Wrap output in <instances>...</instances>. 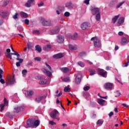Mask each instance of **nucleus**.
Here are the masks:
<instances>
[{"instance_id":"nucleus-53","label":"nucleus","mask_w":129,"mask_h":129,"mask_svg":"<svg viewBox=\"0 0 129 129\" xmlns=\"http://www.w3.org/2000/svg\"><path fill=\"white\" fill-rule=\"evenodd\" d=\"M128 63H129V62L127 60V62H126L124 64H123L122 65V67H127V66H128Z\"/></svg>"},{"instance_id":"nucleus-55","label":"nucleus","mask_w":129,"mask_h":129,"mask_svg":"<svg viewBox=\"0 0 129 129\" xmlns=\"http://www.w3.org/2000/svg\"><path fill=\"white\" fill-rule=\"evenodd\" d=\"M8 4H9V1H6L4 2L3 4V7H7V6H8Z\"/></svg>"},{"instance_id":"nucleus-7","label":"nucleus","mask_w":129,"mask_h":129,"mask_svg":"<svg viewBox=\"0 0 129 129\" xmlns=\"http://www.w3.org/2000/svg\"><path fill=\"white\" fill-rule=\"evenodd\" d=\"M98 72H99V75L102 77L106 78L107 75V72L101 69H98Z\"/></svg>"},{"instance_id":"nucleus-61","label":"nucleus","mask_w":129,"mask_h":129,"mask_svg":"<svg viewBox=\"0 0 129 129\" xmlns=\"http://www.w3.org/2000/svg\"><path fill=\"white\" fill-rule=\"evenodd\" d=\"M0 82H1V83H2V84H5V83H6L5 80H4L3 79H0Z\"/></svg>"},{"instance_id":"nucleus-57","label":"nucleus","mask_w":129,"mask_h":129,"mask_svg":"<svg viewBox=\"0 0 129 129\" xmlns=\"http://www.w3.org/2000/svg\"><path fill=\"white\" fill-rule=\"evenodd\" d=\"M19 62H16V66L17 67H20V66H21V63H23V62H21L20 60H19Z\"/></svg>"},{"instance_id":"nucleus-5","label":"nucleus","mask_w":129,"mask_h":129,"mask_svg":"<svg viewBox=\"0 0 129 129\" xmlns=\"http://www.w3.org/2000/svg\"><path fill=\"white\" fill-rule=\"evenodd\" d=\"M25 109V105H23L20 106H17L15 107H14V112L15 113H18V112H20V111H22V110H24Z\"/></svg>"},{"instance_id":"nucleus-49","label":"nucleus","mask_w":129,"mask_h":129,"mask_svg":"<svg viewBox=\"0 0 129 129\" xmlns=\"http://www.w3.org/2000/svg\"><path fill=\"white\" fill-rule=\"evenodd\" d=\"M84 90H85V91H88V90H89V89H90V87L87 86L84 87L83 88Z\"/></svg>"},{"instance_id":"nucleus-20","label":"nucleus","mask_w":129,"mask_h":129,"mask_svg":"<svg viewBox=\"0 0 129 129\" xmlns=\"http://www.w3.org/2000/svg\"><path fill=\"white\" fill-rule=\"evenodd\" d=\"M99 9L98 8H94L92 9V15H97V14H99Z\"/></svg>"},{"instance_id":"nucleus-31","label":"nucleus","mask_w":129,"mask_h":129,"mask_svg":"<svg viewBox=\"0 0 129 129\" xmlns=\"http://www.w3.org/2000/svg\"><path fill=\"white\" fill-rule=\"evenodd\" d=\"M12 18L14 20H18V19H19V13L16 12L14 15H13Z\"/></svg>"},{"instance_id":"nucleus-45","label":"nucleus","mask_w":129,"mask_h":129,"mask_svg":"<svg viewBox=\"0 0 129 129\" xmlns=\"http://www.w3.org/2000/svg\"><path fill=\"white\" fill-rule=\"evenodd\" d=\"M33 34H36V35H40V31L38 30H34L33 31Z\"/></svg>"},{"instance_id":"nucleus-54","label":"nucleus","mask_w":129,"mask_h":129,"mask_svg":"<svg viewBox=\"0 0 129 129\" xmlns=\"http://www.w3.org/2000/svg\"><path fill=\"white\" fill-rule=\"evenodd\" d=\"M24 23L26 25H29V24H30V20H29V19H25L24 20Z\"/></svg>"},{"instance_id":"nucleus-56","label":"nucleus","mask_w":129,"mask_h":129,"mask_svg":"<svg viewBox=\"0 0 129 129\" xmlns=\"http://www.w3.org/2000/svg\"><path fill=\"white\" fill-rule=\"evenodd\" d=\"M49 124H51V125H54V124H56V122H54L53 121L50 120L49 121Z\"/></svg>"},{"instance_id":"nucleus-6","label":"nucleus","mask_w":129,"mask_h":129,"mask_svg":"<svg viewBox=\"0 0 129 129\" xmlns=\"http://www.w3.org/2000/svg\"><path fill=\"white\" fill-rule=\"evenodd\" d=\"M49 32L50 35H56V34H58V32H60V27L56 26L55 29H50Z\"/></svg>"},{"instance_id":"nucleus-23","label":"nucleus","mask_w":129,"mask_h":129,"mask_svg":"<svg viewBox=\"0 0 129 129\" xmlns=\"http://www.w3.org/2000/svg\"><path fill=\"white\" fill-rule=\"evenodd\" d=\"M14 54L15 56H17V60L18 61H20V62H23V60L22 58H20V54L18 53V52L15 51Z\"/></svg>"},{"instance_id":"nucleus-16","label":"nucleus","mask_w":129,"mask_h":129,"mask_svg":"<svg viewBox=\"0 0 129 129\" xmlns=\"http://www.w3.org/2000/svg\"><path fill=\"white\" fill-rule=\"evenodd\" d=\"M35 0H28L27 3L25 4L26 8H31L32 7V4H33Z\"/></svg>"},{"instance_id":"nucleus-44","label":"nucleus","mask_w":129,"mask_h":129,"mask_svg":"<svg viewBox=\"0 0 129 129\" xmlns=\"http://www.w3.org/2000/svg\"><path fill=\"white\" fill-rule=\"evenodd\" d=\"M120 96V92L119 91H116L115 92V97H118V96Z\"/></svg>"},{"instance_id":"nucleus-28","label":"nucleus","mask_w":129,"mask_h":129,"mask_svg":"<svg viewBox=\"0 0 129 129\" xmlns=\"http://www.w3.org/2000/svg\"><path fill=\"white\" fill-rule=\"evenodd\" d=\"M35 50L36 51H37L38 53H41V52H42V48H41V46L39 45H37L35 46Z\"/></svg>"},{"instance_id":"nucleus-63","label":"nucleus","mask_w":129,"mask_h":129,"mask_svg":"<svg viewBox=\"0 0 129 129\" xmlns=\"http://www.w3.org/2000/svg\"><path fill=\"white\" fill-rule=\"evenodd\" d=\"M89 2H90V0H85L84 1V4H86V5H89Z\"/></svg>"},{"instance_id":"nucleus-39","label":"nucleus","mask_w":129,"mask_h":129,"mask_svg":"<svg viewBox=\"0 0 129 129\" xmlns=\"http://www.w3.org/2000/svg\"><path fill=\"white\" fill-rule=\"evenodd\" d=\"M103 123V121L101 119H99L97 122V124H98L99 125H102V124Z\"/></svg>"},{"instance_id":"nucleus-41","label":"nucleus","mask_w":129,"mask_h":129,"mask_svg":"<svg viewBox=\"0 0 129 129\" xmlns=\"http://www.w3.org/2000/svg\"><path fill=\"white\" fill-rule=\"evenodd\" d=\"M64 92H70V88L68 87H65L64 88Z\"/></svg>"},{"instance_id":"nucleus-2","label":"nucleus","mask_w":129,"mask_h":129,"mask_svg":"<svg viewBox=\"0 0 129 129\" xmlns=\"http://www.w3.org/2000/svg\"><path fill=\"white\" fill-rule=\"evenodd\" d=\"M91 41H93L94 46L96 48H100V47H101V41L97 37H92Z\"/></svg>"},{"instance_id":"nucleus-3","label":"nucleus","mask_w":129,"mask_h":129,"mask_svg":"<svg viewBox=\"0 0 129 129\" xmlns=\"http://www.w3.org/2000/svg\"><path fill=\"white\" fill-rule=\"evenodd\" d=\"M41 21L43 26H45V27H51V26H53L52 21H51L50 20H46L44 18H42Z\"/></svg>"},{"instance_id":"nucleus-9","label":"nucleus","mask_w":129,"mask_h":129,"mask_svg":"<svg viewBox=\"0 0 129 129\" xmlns=\"http://www.w3.org/2000/svg\"><path fill=\"white\" fill-rule=\"evenodd\" d=\"M57 43L61 44L64 42V40L65 39L64 36L59 34L58 36H57Z\"/></svg>"},{"instance_id":"nucleus-48","label":"nucleus","mask_w":129,"mask_h":129,"mask_svg":"<svg viewBox=\"0 0 129 129\" xmlns=\"http://www.w3.org/2000/svg\"><path fill=\"white\" fill-rule=\"evenodd\" d=\"M62 81L64 82H69V81H70V79L69 78H65L62 79Z\"/></svg>"},{"instance_id":"nucleus-21","label":"nucleus","mask_w":129,"mask_h":129,"mask_svg":"<svg viewBox=\"0 0 129 129\" xmlns=\"http://www.w3.org/2000/svg\"><path fill=\"white\" fill-rule=\"evenodd\" d=\"M46 97H47V96H46V95L41 96L40 97L36 98L35 99V101H36V102L39 103L41 101V100H42V99H44V98H46Z\"/></svg>"},{"instance_id":"nucleus-64","label":"nucleus","mask_w":129,"mask_h":129,"mask_svg":"<svg viewBox=\"0 0 129 129\" xmlns=\"http://www.w3.org/2000/svg\"><path fill=\"white\" fill-rule=\"evenodd\" d=\"M4 24V20L0 19V26H2Z\"/></svg>"},{"instance_id":"nucleus-42","label":"nucleus","mask_w":129,"mask_h":129,"mask_svg":"<svg viewBox=\"0 0 129 129\" xmlns=\"http://www.w3.org/2000/svg\"><path fill=\"white\" fill-rule=\"evenodd\" d=\"M58 10H59V12L61 13L62 12H64V11H65V8L64 7H60L58 8Z\"/></svg>"},{"instance_id":"nucleus-19","label":"nucleus","mask_w":129,"mask_h":129,"mask_svg":"<svg viewBox=\"0 0 129 129\" xmlns=\"http://www.w3.org/2000/svg\"><path fill=\"white\" fill-rule=\"evenodd\" d=\"M64 55L63 54L59 53L53 55V58L54 59H60V58H63Z\"/></svg>"},{"instance_id":"nucleus-34","label":"nucleus","mask_w":129,"mask_h":129,"mask_svg":"<svg viewBox=\"0 0 129 129\" xmlns=\"http://www.w3.org/2000/svg\"><path fill=\"white\" fill-rule=\"evenodd\" d=\"M69 48L70 50H76V49H77L76 46H74L71 44H70L69 45Z\"/></svg>"},{"instance_id":"nucleus-30","label":"nucleus","mask_w":129,"mask_h":129,"mask_svg":"<svg viewBox=\"0 0 129 129\" xmlns=\"http://www.w3.org/2000/svg\"><path fill=\"white\" fill-rule=\"evenodd\" d=\"M47 82L48 81L47 80H43L39 82V84H40V85H45V84H47Z\"/></svg>"},{"instance_id":"nucleus-18","label":"nucleus","mask_w":129,"mask_h":129,"mask_svg":"<svg viewBox=\"0 0 129 129\" xmlns=\"http://www.w3.org/2000/svg\"><path fill=\"white\" fill-rule=\"evenodd\" d=\"M127 43H128V41L126 38L122 37L121 40V45H122V46H124V45H126Z\"/></svg>"},{"instance_id":"nucleus-1","label":"nucleus","mask_w":129,"mask_h":129,"mask_svg":"<svg viewBox=\"0 0 129 129\" xmlns=\"http://www.w3.org/2000/svg\"><path fill=\"white\" fill-rule=\"evenodd\" d=\"M39 120H36L35 118L28 119L26 123L27 127H32L33 126L37 127V126H39Z\"/></svg>"},{"instance_id":"nucleus-32","label":"nucleus","mask_w":129,"mask_h":129,"mask_svg":"<svg viewBox=\"0 0 129 129\" xmlns=\"http://www.w3.org/2000/svg\"><path fill=\"white\" fill-rule=\"evenodd\" d=\"M124 1H122L121 2H120L119 3H118L116 6V9H119V8H120L121 7V6H122V5H123V4H124Z\"/></svg>"},{"instance_id":"nucleus-14","label":"nucleus","mask_w":129,"mask_h":129,"mask_svg":"<svg viewBox=\"0 0 129 129\" xmlns=\"http://www.w3.org/2000/svg\"><path fill=\"white\" fill-rule=\"evenodd\" d=\"M113 86V84L111 83H107L104 84V87L105 88V89H112V87Z\"/></svg>"},{"instance_id":"nucleus-22","label":"nucleus","mask_w":129,"mask_h":129,"mask_svg":"<svg viewBox=\"0 0 129 129\" xmlns=\"http://www.w3.org/2000/svg\"><path fill=\"white\" fill-rule=\"evenodd\" d=\"M124 22V18L121 17L118 19L117 25L118 27H119V26H120L121 24H123Z\"/></svg>"},{"instance_id":"nucleus-60","label":"nucleus","mask_w":129,"mask_h":129,"mask_svg":"<svg viewBox=\"0 0 129 129\" xmlns=\"http://www.w3.org/2000/svg\"><path fill=\"white\" fill-rule=\"evenodd\" d=\"M7 57L8 58H9V59H10V60H12V59H13V57H12V55H11V53H8Z\"/></svg>"},{"instance_id":"nucleus-40","label":"nucleus","mask_w":129,"mask_h":129,"mask_svg":"<svg viewBox=\"0 0 129 129\" xmlns=\"http://www.w3.org/2000/svg\"><path fill=\"white\" fill-rule=\"evenodd\" d=\"M78 36V34L77 33H75L74 34V36L71 37V38L73 40H76V39L77 38Z\"/></svg>"},{"instance_id":"nucleus-12","label":"nucleus","mask_w":129,"mask_h":129,"mask_svg":"<svg viewBox=\"0 0 129 129\" xmlns=\"http://www.w3.org/2000/svg\"><path fill=\"white\" fill-rule=\"evenodd\" d=\"M58 114H59V112H58L57 110L55 109L50 113V116L52 118H56V117Z\"/></svg>"},{"instance_id":"nucleus-62","label":"nucleus","mask_w":129,"mask_h":129,"mask_svg":"<svg viewBox=\"0 0 129 129\" xmlns=\"http://www.w3.org/2000/svg\"><path fill=\"white\" fill-rule=\"evenodd\" d=\"M91 117L92 118H95V117H96V115L95 114H91Z\"/></svg>"},{"instance_id":"nucleus-43","label":"nucleus","mask_w":129,"mask_h":129,"mask_svg":"<svg viewBox=\"0 0 129 129\" xmlns=\"http://www.w3.org/2000/svg\"><path fill=\"white\" fill-rule=\"evenodd\" d=\"M96 19L97 21H99V20H100V13L96 14Z\"/></svg>"},{"instance_id":"nucleus-35","label":"nucleus","mask_w":129,"mask_h":129,"mask_svg":"<svg viewBox=\"0 0 129 129\" xmlns=\"http://www.w3.org/2000/svg\"><path fill=\"white\" fill-rule=\"evenodd\" d=\"M6 115L7 116H9L10 117V118H13V117H14V115L13 114H11L10 112H7L6 113Z\"/></svg>"},{"instance_id":"nucleus-46","label":"nucleus","mask_w":129,"mask_h":129,"mask_svg":"<svg viewBox=\"0 0 129 129\" xmlns=\"http://www.w3.org/2000/svg\"><path fill=\"white\" fill-rule=\"evenodd\" d=\"M86 55V53H85V52H82L79 53V56H80V57H84V56H85Z\"/></svg>"},{"instance_id":"nucleus-26","label":"nucleus","mask_w":129,"mask_h":129,"mask_svg":"<svg viewBox=\"0 0 129 129\" xmlns=\"http://www.w3.org/2000/svg\"><path fill=\"white\" fill-rule=\"evenodd\" d=\"M89 72H90V76H92L93 75H95V74H96V72L95 71V70L90 69L89 70Z\"/></svg>"},{"instance_id":"nucleus-17","label":"nucleus","mask_w":129,"mask_h":129,"mask_svg":"<svg viewBox=\"0 0 129 129\" xmlns=\"http://www.w3.org/2000/svg\"><path fill=\"white\" fill-rule=\"evenodd\" d=\"M9 104V103L8 101H7V99L6 98H4V105L3 104H0V107H1V111H3L4 110V108L5 106H7Z\"/></svg>"},{"instance_id":"nucleus-25","label":"nucleus","mask_w":129,"mask_h":129,"mask_svg":"<svg viewBox=\"0 0 129 129\" xmlns=\"http://www.w3.org/2000/svg\"><path fill=\"white\" fill-rule=\"evenodd\" d=\"M20 16L21 18H24V19L28 18V14L24 12H20Z\"/></svg>"},{"instance_id":"nucleus-50","label":"nucleus","mask_w":129,"mask_h":129,"mask_svg":"<svg viewBox=\"0 0 129 129\" xmlns=\"http://www.w3.org/2000/svg\"><path fill=\"white\" fill-rule=\"evenodd\" d=\"M27 72L28 71H27V70H23L22 72L23 76H24L25 75H26Z\"/></svg>"},{"instance_id":"nucleus-47","label":"nucleus","mask_w":129,"mask_h":129,"mask_svg":"<svg viewBox=\"0 0 129 129\" xmlns=\"http://www.w3.org/2000/svg\"><path fill=\"white\" fill-rule=\"evenodd\" d=\"M45 66H46L47 68L48 69L49 71H52V68H51V66H50V65H49L47 63H45Z\"/></svg>"},{"instance_id":"nucleus-13","label":"nucleus","mask_w":129,"mask_h":129,"mask_svg":"<svg viewBox=\"0 0 129 129\" xmlns=\"http://www.w3.org/2000/svg\"><path fill=\"white\" fill-rule=\"evenodd\" d=\"M42 71L44 73V74H45V75L47 76H48V77H51L52 76V72L48 71L47 69H46V68H43Z\"/></svg>"},{"instance_id":"nucleus-15","label":"nucleus","mask_w":129,"mask_h":129,"mask_svg":"<svg viewBox=\"0 0 129 129\" xmlns=\"http://www.w3.org/2000/svg\"><path fill=\"white\" fill-rule=\"evenodd\" d=\"M97 102L99 103V104H100V105H101L102 106H104V105H106V104H107L106 101L102 99H98Z\"/></svg>"},{"instance_id":"nucleus-38","label":"nucleus","mask_w":129,"mask_h":129,"mask_svg":"<svg viewBox=\"0 0 129 129\" xmlns=\"http://www.w3.org/2000/svg\"><path fill=\"white\" fill-rule=\"evenodd\" d=\"M83 96H84V97H85V98H86V99H87V98H88V97H89V93H84L83 94Z\"/></svg>"},{"instance_id":"nucleus-33","label":"nucleus","mask_w":129,"mask_h":129,"mask_svg":"<svg viewBox=\"0 0 129 129\" xmlns=\"http://www.w3.org/2000/svg\"><path fill=\"white\" fill-rule=\"evenodd\" d=\"M116 3H117V0H112L110 3V4H109L110 7H112V6H114V5L116 4Z\"/></svg>"},{"instance_id":"nucleus-8","label":"nucleus","mask_w":129,"mask_h":129,"mask_svg":"<svg viewBox=\"0 0 129 129\" xmlns=\"http://www.w3.org/2000/svg\"><path fill=\"white\" fill-rule=\"evenodd\" d=\"M81 77H82V75L81 73H78L77 76L75 78V83L76 84H80L81 82Z\"/></svg>"},{"instance_id":"nucleus-29","label":"nucleus","mask_w":129,"mask_h":129,"mask_svg":"<svg viewBox=\"0 0 129 129\" xmlns=\"http://www.w3.org/2000/svg\"><path fill=\"white\" fill-rule=\"evenodd\" d=\"M34 94V91L30 90L27 91V94L26 95V97H29V96H32Z\"/></svg>"},{"instance_id":"nucleus-36","label":"nucleus","mask_w":129,"mask_h":129,"mask_svg":"<svg viewBox=\"0 0 129 129\" xmlns=\"http://www.w3.org/2000/svg\"><path fill=\"white\" fill-rule=\"evenodd\" d=\"M78 64H79V66H80V67H84V66H85V64H84V62H82V61H79L78 62Z\"/></svg>"},{"instance_id":"nucleus-27","label":"nucleus","mask_w":129,"mask_h":129,"mask_svg":"<svg viewBox=\"0 0 129 129\" xmlns=\"http://www.w3.org/2000/svg\"><path fill=\"white\" fill-rule=\"evenodd\" d=\"M119 18V15H116L112 19V22L113 24H115L116 23V21H117V19Z\"/></svg>"},{"instance_id":"nucleus-37","label":"nucleus","mask_w":129,"mask_h":129,"mask_svg":"<svg viewBox=\"0 0 129 129\" xmlns=\"http://www.w3.org/2000/svg\"><path fill=\"white\" fill-rule=\"evenodd\" d=\"M66 5L69 9H71L72 8V3L71 2L67 3Z\"/></svg>"},{"instance_id":"nucleus-52","label":"nucleus","mask_w":129,"mask_h":129,"mask_svg":"<svg viewBox=\"0 0 129 129\" xmlns=\"http://www.w3.org/2000/svg\"><path fill=\"white\" fill-rule=\"evenodd\" d=\"M44 6V2L43 1H41L40 3L38 4V6L39 7H43Z\"/></svg>"},{"instance_id":"nucleus-59","label":"nucleus","mask_w":129,"mask_h":129,"mask_svg":"<svg viewBox=\"0 0 129 129\" xmlns=\"http://www.w3.org/2000/svg\"><path fill=\"white\" fill-rule=\"evenodd\" d=\"M27 47H28V50H31V49H32V45H31V44H30V43L27 44Z\"/></svg>"},{"instance_id":"nucleus-58","label":"nucleus","mask_w":129,"mask_h":129,"mask_svg":"<svg viewBox=\"0 0 129 129\" xmlns=\"http://www.w3.org/2000/svg\"><path fill=\"white\" fill-rule=\"evenodd\" d=\"M64 15L65 17H69V16H70V13L69 12H66L64 13Z\"/></svg>"},{"instance_id":"nucleus-24","label":"nucleus","mask_w":129,"mask_h":129,"mask_svg":"<svg viewBox=\"0 0 129 129\" xmlns=\"http://www.w3.org/2000/svg\"><path fill=\"white\" fill-rule=\"evenodd\" d=\"M59 69L62 72H63V73H68V72H69L70 71L69 68L67 67L60 68Z\"/></svg>"},{"instance_id":"nucleus-51","label":"nucleus","mask_w":129,"mask_h":129,"mask_svg":"<svg viewBox=\"0 0 129 129\" xmlns=\"http://www.w3.org/2000/svg\"><path fill=\"white\" fill-rule=\"evenodd\" d=\"M34 60L35 61H37V62H40V61L41 60V58L40 57H36L34 58Z\"/></svg>"},{"instance_id":"nucleus-11","label":"nucleus","mask_w":129,"mask_h":129,"mask_svg":"<svg viewBox=\"0 0 129 129\" xmlns=\"http://www.w3.org/2000/svg\"><path fill=\"white\" fill-rule=\"evenodd\" d=\"M90 23L88 22H84L81 26V28L82 29V30H86L87 28H90Z\"/></svg>"},{"instance_id":"nucleus-10","label":"nucleus","mask_w":129,"mask_h":129,"mask_svg":"<svg viewBox=\"0 0 129 129\" xmlns=\"http://www.w3.org/2000/svg\"><path fill=\"white\" fill-rule=\"evenodd\" d=\"M9 85H14L16 83V78H15V75H13V79H9L7 82Z\"/></svg>"},{"instance_id":"nucleus-4","label":"nucleus","mask_w":129,"mask_h":129,"mask_svg":"<svg viewBox=\"0 0 129 129\" xmlns=\"http://www.w3.org/2000/svg\"><path fill=\"white\" fill-rule=\"evenodd\" d=\"M9 15V12L5 11V9H0V16L4 19L7 17Z\"/></svg>"}]
</instances>
